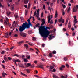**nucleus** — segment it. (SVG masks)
Instances as JSON below:
<instances>
[{"label": "nucleus", "instance_id": "1", "mask_svg": "<svg viewBox=\"0 0 78 78\" xmlns=\"http://www.w3.org/2000/svg\"><path fill=\"white\" fill-rule=\"evenodd\" d=\"M47 29L50 30L49 27H46L45 26H40L39 28V33L41 36H43L44 37H47L50 32L48 31Z\"/></svg>", "mask_w": 78, "mask_h": 78}, {"label": "nucleus", "instance_id": "2", "mask_svg": "<svg viewBox=\"0 0 78 78\" xmlns=\"http://www.w3.org/2000/svg\"><path fill=\"white\" fill-rule=\"evenodd\" d=\"M31 19V17H30L29 19L28 20H27L28 23H27V22H25V23H23L22 26H20L19 30L20 32H22V31H23L25 29H29L30 25L32 27V24L31 23V22L30 20Z\"/></svg>", "mask_w": 78, "mask_h": 78}, {"label": "nucleus", "instance_id": "3", "mask_svg": "<svg viewBox=\"0 0 78 78\" xmlns=\"http://www.w3.org/2000/svg\"><path fill=\"white\" fill-rule=\"evenodd\" d=\"M17 23H18V22L16 21H16H14L13 23V24H12V27H14L13 28V29L12 30V31L11 32H10V33H9V36H11V33H12V31L14 30V28L16 27V25L17 24Z\"/></svg>", "mask_w": 78, "mask_h": 78}, {"label": "nucleus", "instance_id": "4", "mask_svg": "<svg viewBox=\"0 0 78 78\" xmlns=\"http://www.w3.org/2000/svg\"><path fill=\"white\" fill-rule=\"evenodd\" d=\"M20 35L21 36H23V37H26L27 36V34L22 32L20 33Z\"/></svg>", "mask_w": 78, "mask_h": 78}, {"label": "nucleus", "instance_id": "5", "mask_svg": "<svg viewBox=\"0 0 78 78\" xmlns=\"http://www.w3.org/2000/svg\"><path fill=\"white\" fill-rule=\"evenodd\" d=\"M58 22L59 23L62 22V23H64V20L62 19V17L60 19L58 20Z\"/></svg>", "mask_w": 78, "mask_h": 78}, {"label": "nucleus", "instance_id": "6", "mask_svg": "<svg viewBox=\"0 0 78 78\" xmlns=\"http://www.w3.org/2000/svg\"><path fill=\"white\" fill-rule=\"evenodd\" d=\"M42 21H41V22H42V23L41 24V26L44 25V24L45 23V19H42Z\"/></svg>", "mask_w": 78, "mask_h": 78}, {"label": "nucleus", "instance_id": "7", "mask_svg": "<svg viewBox=\"0 0 78 78\" xmlns=\"http://www.w3.org/2000/svg\"><path fill=\"white\" fill-rule=\"evenodd\" d=\"M77 11H78V9L75 7H74L73 9V12H76Z\"/></svg>", "mask_w": 78, "mask_h": 78}, {"label": "nucleus", "instance_id": "8", "mask_svg": "<svg viewBox=\"0 0 78 78\" xmlns=\"http://www.w3.org/2000/svg\"><path fill=\"white\" fill-rule=\"evenodd\" d=\"M39 68H41V69H42L43 70H44L45 69L44 68V67H43L44 66V65H40V66H38Z\"/></svg>", "mask_w": 78, "mask_h": 78}, {"label": "nucleus", "instance_id": "9", "mask_svg": "<svg viewBox=\"0 0 78 78\" xmlns=\"http://www.w3.org/2000/svg\"><path fill=\"white\" fill-rule=\"evenodd\" d=\"M5 75H7V74L4 72H3L2 73V76L3 78H5Z\"/></svg>", "mask_w": 78, "mask_h": 78}, {"label": "nucleus", "instance_id": "10", "mask_svg": "<svg viewBox=\"0 0 78 78\" xmlns=\"http://www.w3.org/2000/svg\"><path fill=\"white\" fill-rule=\"evenodd\" d=\"M10 9L11 11L14 10V7L13 5H12L10 6Z\"/></svg>", "mask_w": 78, "mask_h": 78}, {"label": "nucleus", "instance_id": "11", "mask_svg": "<svg viewBox=\"0 0 78 78\" xmlns=\"http://www.w3.org/2000/svg\"><path fill=\"white\" fill-rule=\"evenodd\" d=\"M57 17H58V11L56 10L55 12V18H56Z\"/></svg>", "mask_w": 78, "mask_h": 78}, {"label": "nucleus", "instance_id": "12", "mask_svg": "<svg viewBox=\"0 0 78 78\" xmlns=\"http://www.w3.org/2000/svg\"><path fill=\"white\" fill-rule=\"evenodd\" d=\"M8 22L6 21V20H4V23L5 25H8Z\"/></svg>", "mask_w": 78, "mask_h": 78}, {"label": "nucleus", "instance_id": "13", "mask_svg": "<svg viewBox=\"0 0 78 78\" xmlns=\"http://www.w3.org/2000/svg\"><path fill=\"white\" fill-rule=\"evenodd\" d=\"M52 35L51 34L49 35L50 37H48V38L49 39H50V40L52 39H53V37H54V36H51Z\"/></svg>", "mask_w": 78, "mask_h": 78}, {"label": "nucleus", "instance_id": "14", "mask_svg": "<svg viewBox=\"0 0 78 78\" xmlns=\"http://www.w3.org/2000/svg\"><path fill=\"white\" fill-rule=\"evenodd\" d=\"M68 28H70L71 27V24H70V21H69L68 23Z\"/></svg>", "mask_w": 78, "mask_h": 78}, {"label": "nucleus", "instance_id": "15", "mask_svg": "<svg viewBox=\"0 0 78 78\" xmlns=\"http://www.w3.org/2000/svg\"><path fill=\"white\" fill-rule=\"evenodd\" d=\"M24 47H26V49H28V45L27 44H24Z\"/></svg>", "mask_w": 78, "mask_h": 78}, {"label": "nucleus", "instance_id": "16", "mask_svg": "<svg viewBox=\"0 0 78 78\" xmlns=\"http://www.w3.org/2000/svg\"><path fill=\"white\" fill-rule=\"evenodd\" d=\"M31 66V64L29 63H28L27 65H26V67H29L30 66Z\"/></svg>", "mask_w": 78, "mask_h": 78}, {"label": "nucleus", "instance_id": "17", "mask_svg": "<svg viewBox=\"0 0 78 78\" xmlns=\"http://www.w3.org/2000/svg\"><path fill=\"white\" fill-rule=\"evenodd\" d=\"M14 16L15 19H17V17H18V15H17V13H15Z\"/></svg>", "mask_w": 78, "mask_h": 78}, {"label": "nucleus", "instance_id": "18", "mask_svg": "<svg viewBox=\"0 0 78 78\" xmlns=\"http://www.w3.org/2000/svg\"><path fill=\"white\" fill-rule=\"evenodd\" d=\"M54 67H55V65H54V64H53V66H50V69H53Z\"/></svg>", "mask_w": 78, "mask_h": 78}, {"label": "nucleus", "instance_id": "19", "mask_svg": "<svg viewBox=\"0 0 78 78\" xmlns=\"http://www.w3.org/2000/svg\"><path fill=\"white\" fill-rule=\"evenodd\" d=\"M21 75H23V76H27L26 75V74L23 73L22 72L21 73Z\"/></svg>", "mask_w": 78, "mask_h": 78}, {"label": "nucleus", "instance_id": "20", "mask_svg": "<svg viewBox=\"0 0 78 78\" xmlns=\"http://www.w3.org/2000/svg\"><path fill=\"white\" fill-rule=\"evenodd\" d=\"M20 67H23V68H25V66H23V65L21 64L20 66H19Z\"/></svg>", "mask_w": 78, "mask_h": 78}, {"label": "nucleus", "instance_id": "21", "mask_svg": "<svg viewBox=\"0 0 78 78\" xmlns=\"http://www.w3.org/2000/svg\"><path fill=\"white\" fill-rule=\"evenodd\" d=\"M66 77H64V76H63V75L61 76V78H67V77H68L67 75H66Z\"/></svg>", "mask_w": 78, "mask_h": 78}, {"label": "nucleus", "instance_id": "22", "mask_svg": "<svg viewBox=\"0 0 78 78\" xmlns=\"http://www.w3.org/2000/svg\"><path fill=\"white\" fill-rule=\"evenodd\" d=\"M26 70L27 72V73H30V69H26Z\"/></svg>", "mask_w": 78, "mask_h": 78}, {"label": "nucleus", "instance_id": "23", "mask_svg": "<svg viewBox=\"0 0 78 78\" xmlns=\"http://www.w3.org/2000/svg\"><path fill=\"white\" fill-rule=\"evenodd\" d=\"M7 16H9L11 14V12H6Z\"/></svg>", "mask_w": 78, "mask_h": 78}, {"label": "nucleus", "instance_id": "24", "mask_svg": "<svg viewBox=\"0 0 78 78\" xmlns=\"http://www.w3.org/2000/svg\"><path fill=\"white\" fill-rule=\"evenodd\" d=\"M28 0H24V3L25 4H27L28 3Z\"/></svg>", "mask_w": 78, "mask_h": 78}, {"label": "nucleus", "instance_id": "25", "mask_svg": "<svg viewBox=\"0 0 78 78\" xmlns=\"http://www.w3.org/2000/svg\"><path fill=\"white\" fill-rule=\"evenodd\" d=\"M37 15L36 16V17H37V18H39V12H37Z\"/></svg>", "mask_w": 78, "mask_h": 78}, {"label": "nucleus", "instance_id": "26", "mask_svg": "<svg viewBox=\"0 0 78 78\" xmlns=\"http://www.w3.org/2000/svg\"><path fill=\"white\" fill-rule=\"evenodd\" d=\"M70 11V7H69L67 11L68 13H69Z\"/></svg>", "mask_w": 78, "mask_h": 78}, {"label": "nucleus", "instance_id": "27", "mask_svg": "<svg viewBox=\"0 0 78 78\" xmlns=\"http://www.w3.org/2000/svg\"><path fill=\"white\" fill-rule=\"evenodd\" d=\"M35 27L38 28L40 27H39V23H37V24H36L35 25Z\"/></svg>", "mask_w": 78, "mask_h": 78}, {"label": "nucleus", "instance_id": "28", "mask_svg": "<svg viewBox=\"0 0 78 78\" xmlns=\"http://www.w3.org/2000/svg\"><path fill=\"white\" fill-rule=\"evenodd\" d=\"M77 19H75L74 20V23H77Z\"/></svg>", "mask_w": 78, "mask_h": 78}, {"label": "nucleus", "instance_id": "29", "mask_svg": "<svg viewBox=\"0 0 78 78\" xmlns=\"http://www.w3.org/2000/svg\"><path fill=\"white\" fill-rule=\"evenodd\" d=\"M49 56H50V58H51V57H52V56H53V54L51 53H50L49 54Z\"/></svg>", "mask_w": 78, "mask_h": 78}, {"label": "nucleus", "instance_id": "30", "mask_svg": "<svg viewBox=\"0 0 78 78\" xmlns=\"http://www.w3.org/2000/svg\"><path fill=\"white\" fill-rule=\"evenodd\" d=\"M23 42H24V41H20L18 42V44H22L23 43Z\"/></svg>", "mask_w": 78, "mask_h": 78}, {"label": "nucleus", "instance_id": "31", "mask_svg": "<svg viewBox=\"0 0 78 78\" xmlns=\"http://www.w3.org/2000/svg\"><path fill=\"white\" fill-rule=\"evenodd\" d=\"M28 14V11L27 10H26L25 11V16H26V15H27V14Z\"/></svg>", "mask_w": 78, "mask_h": 78}, {"label": "nucleus", "instance_id": "32", "mask_svg": "<svg viewBox=\"0 0 78 78\" xmlns=\"http://www.w3.org/2000/svg\"><path fill=\"white\" fill-rule=\"evenodd\" d=\"M53 77L54 78H56L58 77V76H56V75H54L53 76Z\"/></svg>", "mask_w": 78, "mask_h": 78}, {"label": "nucleus", "instance_id": "33", "mask_svg": "<svg viewBox=\"0 0 78 78\" xmlns=\"http://www.w3.org/2000/svg\"><path fill=\"white\" fill-rule=\"evenodd\" d=\"M4 59L5 61H8V60H7V58L5 56H4Z\"/></svg>", "mask_w": 78, "mask_h": 78}, {"label": "nucleus", "instance_id": "34", "mask_svg": "<svg viewBox=\"0 0 78 78\" xmlns=\"http://www.w3.org/2000/svg\"><path fill=\"white\" fill-rule=\"evenodd\" d=\"M64 61H67V58L66 57H65L64 58Z\"/></svg>", "mask_w": 78, "mask_h": 78}, {"label": "nucleus", "instance_id": "35", "mask_svg": "<svg viewBox=\"0 0 78 78\" xmlns=\"http://www.w3.org/2000/svg\"><path fill=\"white\" fill-rule=\"evenodd\" d=\"M62 14L63 16H64V15H65V12H64L63 11L62 12Z\"/></svg>", "mask_w": 78, "mask_h": 78}, {"label": "nucleus", "instance_id": "36", "mask_svg": "<svg viewBox=\"0 0 78 78\" xmlns=\"http://www.w3.org/2000/svg\"><path fill=\"white\" fill-rule=\"evenodd\" d=\"M27 61H28L27 59L25 58L24 59V62H27Z\"/></svg>", "mask_w": 78, "mask_h": 78}, {"label": "nucleus", "instance_id": "37", "mask_svg": "<svg viewBox=\"0 0 78 78\" xmlns=\"http://www.w3.org/2000/svg\"><path fill=\"white\" fill-rule=\"evenodd\" d=\"M1 65L2 66L3 69H5L6 68V67H5V65L2 64Z\"/></svg>", "mask_w": 78, "mask_h": 78}, {"label": "nucleus", "instance_id": "38", "mask_svg": "<svg viewBox=\"0 0 78 78\" xmlns=\"http://www.w3.org/2000/svg\"><path fill=\"white\" fill-rule=\"evenodd\" d=\"M16 62H21V61L19 59H17V60H16Z\"/></svg>", "mask_w": 78, "mask_h": 78}, {"label": "nucleus", "instance_id": "39", "mask_svg": "<svg viewBox=\"0 0 78 78\" xmlns=\"http://www.w3.org/2000/svg\"><path fill=\"white\" fill-rule=\"evenodd\" d=\"M31 4L30 3H29L28 5V8H30L31 6Z\"/></svg>", "mask_w": 78, "mask_h": 78}, {"label": "nucleus", "instance_id": "40", "mask_svg": "<svg viewBox=\"0 0 78 78\" xmlns=\"http://www.w3.org/2000/svg\"><path fill=\"white\" fill-rule=\"evenodd\" d=\"M14 56H17V57H19V55H18L17 54H14Z\"/></svg>", "mask_w": 78, "mask_h": 78}, {"label": "nucleus", "instance_id": "41", "mask_svg": "<svg viewBox=\"0 0 78 78\" xmlns=\"http://www.w3.org/2000/svg\"><path fill=\"white\" fill-rule=\"evenodd\" d=\"M53 54H56V51H53L52 52Z\"/></svg>", "mask_w": 78, "mask_h": 78}, {"label": "nucleus", "instance_id": "42", "mask_svg": "<svg viewBox=\"0 0 78 78\" xmlns=\"http://www.w3.org/2000/svg\"><path fill=\"white\" fill-rule=\"evenodd\" d=\"M5 20H6L8 22H9V19H8V18H7V17H6L5 18Z\"/></svg>", "mask_w": 78, "mask_h": 78}, {"label": "nucleus", "instance_id": "43", "mask_svg": "<svg viewBox=\"0 0 78 78\" xmlns=\"http://www.w3.org/2000/svg\"><path fill=\"white\" fill-rule=\"evenodd\" d=\"M66 66L67 67V68H69V65L68 64H66Z\"/></svg>", "mask_w": 78, "mask_h": 78}, {"label": "nucleus", "instance_id": "44", "mask_svg": "<svg viewBox=\"0 0 78 78\" xmlns=\"http://www.w3.org/2000/svg\"><path fill=\"white\" fill-rule=\"evenodd\" d=\"M62 68L64 69V68H65V66L64 65H62L61 67Z\"/></svg>", "mask_w": 78, "mask_h": 78}, {"label": "nucleus", "instance_id": "45", "mask_svg": "<svg viewBox=\"0 0 78 78\" xmlns=\"http://www.w3.org/2000/svg\"><path fill=\"white\" fill-rule=\"evenodd\" d=\"M5 52L4 51H3L1 52V54L2 55H3V54H5Z\"/></svg>", "mask_w": 78, "mask_h": 78}, {"label": "nucleus", "instance_id": "46", "mask_svg": "<svg viewBox=\"0 0 78 78\" xmlns=\"http://www.w3.org/2000/svg\"><path fill=\"white\" fill-rule=\"evenodd\" d=\"M62 6H63V8H66V5H64L63 4H62Z\"/></svg>", "mask_w": 78, "mask_h": 78}, {"label": "nucleus", "instance_id": "47", "mask_svg": "<svg viewBox=\"0 0 78 78\" xmlns=\"http://www.w3.org/2000/svg\"><path fill=\"white\" fill-rule=\"evenodd\" d=\"M20 18L21 20H24V18H23V17H21Z\"/></svg>", "mask_w": 78, "mask_h": 78}, {"label": "nucleus", "instance_id": "48", "mask_svg": "<svg viewBox=\"0 0 78 78\" xmlns=\"http://www.w3.org/2000/svg\"><path fill=\"white\" fill-rule=\"evenodd\" d=\"M8 60H11V59H12V58H11V57H8Z\"/></svg>", "mask_w": 78, "mask_h": 78}, {"label": "nucleus", "instance_id": "49", "mask_svg": "<svg viewBox=\"0 0 78 78\" xmlns=\"http://www.w3.org/2000/svg\"><path fill=\"white\" fill-rule=\"evenodd\" d=\"M51 9H52L51 8H50V7H49L48 8V9H49V10H50V11H51Z\"/></svg>", "mask_w": 78, "mask_h": 78}, {"label": "nucleus", "instance_id": "50", "mask_svg": "<svg viewBox=\"0 0 78 78\" xmlns=\"http://www.w3.org/2000/svg\"><path fill=\"white\" fill-rule=\"evenodd\" d=\"M75 33L74 32H73L72 34L73 36H75Z\"/></svg>", "mask_w": 78, "mask_h": 78}, {"label": "nucleus", "instance_id": "51", "mask_svg": "<svg viewBox=\"0 0 78 78\" xmlns=\"http://www.w3.org/2000/svg\"><path fill=\"white\" fill-rule=\"evenodd\" d=\"M59 70H64V69H63V68L61 67L60 68Z\"/></svg>", "mask_w": 78, "mask_h": 78}, {"label": "nucleus", "instance_id": "52", "mask_svg": "<svg viewBox=\"0 0 78 78\" xmlns=\"http://www.w3.org/2000/svg\"><path fill=\"white\" fill-rule=\"evenodd\" d=\"M3 20L2 19H0V22H1L2 23H3Z\"/></svg>", "mask_w": 78, "mask_h": 78}, {"label": "nucleus", "instance_id": "53", "mask_svg": "<svg viewBox=\"0 0 78 78\" xmlns=\"http://www.w3.org/2000/svg\"><path fill=\"white\" fill-rule=\"evenodd\" d=\"M36 40V38L34 37H33V38L32 39V40L33 41H35V40Z\"/></svg>", "mask_w": 78, "mask_h": 78}, {"label": "nucleus", "instance_id": "54", "mask_svg": "<svg viewBox=\"0 0 78 78\" xmlns=\"http://www.w3.org/2000/svg\"><path fill=\"white\" fill-rule=\"evenodd\" d=\"M29 50L33 51V50H34V49H32L31 48H30L29 49Z\"/></svg>", "mask_w": 78, "mask_h": 78}, {"label": "nucleus", "instance_id": "55", "mask_svg": "<svg viewBox=\"0 0 78 78\" xmlns=\"http://www.w3.org/2000/svg\"><path fill=\"white\" fill-rule=\"evenodd\" d=\"M63 31H66V29L65 28H63Z\"/></svg>", "mask_w": 78, "mask_h": 78}, {"label": "nucleus", "instance_id": "56", "mask_svg": "<svg viewBox=\"0 0 78 78\" xmlns=\"http://www.w3.org/2000/svg\"><path fill=\"white\" fill-rule=\"evenodd\" d=\"M9 25V26H11V24L9 23V22H8L7 23V25Z\"/></svg>", "mask_w": 78, "mask_h": 78}, {"label": "nucleus", "instance_id": "57", "mask_svg": "<svg viewBox=\"0 0 78 78\" xmlns=\"http://www.w3.org/2000/svg\"><path fill=\"white\" fill-rule=\"evenodd\" d=\"M43 15H44V13L43 12L41 15V17H43Z\"/></svg>", "mask_w": 78, "mask_h": 78}, {"label": "nucleus", "instance_id": "58", "mask_svg": "<svg viewBox=\"0 0 78 78\" xmlns=\"http://www.w3.org/2000/svg\"><path fill=\"white\" fill-rule=\"evenodd\" d=\"M24 58H25V55H22V59H23Z\"/></svg>", "mask_w": 78, "mask_h": 78}, {"label": "nucleus", "instance_id": "59", "mask_svg": "<svg viewBox=\"0 0 78 78\" xmlns=\"http://www.w3.org/2000/svg\"><path fill=\"white\" fill-rule=\"evenodd\" d=\"M14 37H18V35H17V34H15L14 35Z\"/></svg>", "mask_w": 78, "mask_h": 78}, {"label": "nucleus", "instance_id": "60", "mask_svg": "<svg viewBox=\"0 0 78 78\" xmlns=\"http://www.w3.org/2000/svg\"><path fill=\"white\" fill-rule=\"evenodd\" d=\"M36 15V11H35L34 12V16H35Z\"/></svg>", "mask_w": 78, "mask_h": 78}, {"label": "nucleus", "instance_id": "61", "mask_svg": "<svg viewBox=\"0 0 78 78\" xmlns=\"http://www.w3.org/2000/svg\"><path fill=\"white\" fill-rule=\"evenodd\" d=\"M73 17H74V19H76V16H74Z\"/></svg>", "mask_w": 78, "mask_h": 78}, {"label": "nucleus", "instance_id": "62", "mask_svg": "<svg viewBox=\"0 0 78 78\" xmlns=\"http://www.w3.org/2000/svg\"><path fill=\"white\" fill-rule=\"evenodd\" d=\"M48 19H51V18L50 17V16H48Z\"/></svg>", "mask_w": 78, "mask_h": 78}, {"label": "nucleus", "instance_id": "63", "mask_svg": "<svg viewBox=\"0 0 78 78\" xmlns=\"http://www.w3.org/2000/svg\"><path fill=\"white\" fill-rule=\"evenodd\" d=\"M43 9H45V5H43Z\"/></svg>", "mask_w": 78, "mask_h": 78}, {"label": "nucleus", "instance_id": "64", "mask_svg": "<svg viewBox=\"0 0 78 78\" xmlns=\"http://www.w3.org/2000/svg\"><path fill=\"white\" fill-rule=\"evenodd\" d=\"M68 21H69V18H67V19L66 21V22L67 23H68Z\"/></svg>", "mask_w": 78, "mask_h": 78}]
</instances>
